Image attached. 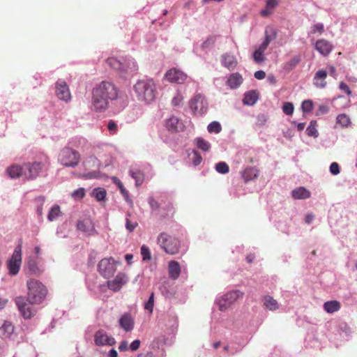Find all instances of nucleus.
<instances>
[{"label": "nucleus", "instance_id": "f257e3e1", "mask_svg": "<svg viewBox=\"0 0 357 357\" xmlns=\"http://www.w3.org/2000/svg\"><path fill=\"white\" fill-rule=\"evenodd\" d=\"M119 91L115 85L107 81H102L92 91V106L94 110L102 112L109 107V101L116 100Z\"/></svg>", "mask_w": 357, "mask_h": 357}, {"label": "nucleus", "instance_id": "f03ea898", "mask_svg": "<svg viewBox=\"0 0 357 357\" xmlns=\"http://www.w3.org/2000/svg\"><path fill=\"white\" fill-rule=\"evenodd\" d=\"M139 100L146 103L153 102L157 94L155 83L153 79L139 80L134 86Z\"/></svg>", "mask_w": 357, "mask_h": 357}, {"label": "nucleus", "instance_id": "7ed1b4c3", "mask_svg": "<svg viewBox=\"0 0 357 357\" xmlns=\"http://www.w3.org/2000/svg\"><path fill=\"white\" fill-rule=\"evenodd\" d=\"M157 243L167 255H174L179 252L181 242L178 238L166 232L160 233L157 238Z\"/></svg>", "mask_w": 357, "mask_h": 357}, {"label": "nucleus", "instance_id": "20e7f679", "mask_svg": "<svg viewBox=\"0 0 357 357\" xmlns=\"http://www.w3.org/2000/svg\"><path fill=\"white\" fill-rule=\"evenodd\" d=\"M26 284L28 288V301L31 303H41L47 294L45 286L35 279L28 280Z\"/></svg>", "mask_w": 357, "mask_h": 357}, {"label": "nucleus", "instance_id": "39448f33", "mask_svg": "<svg viewBox=\"0 0 357 357\" xmlns=\"http://www.w3.org/2000/svg\"><path fill=\"white\" fill-rule=\"evenodd\" d=\"M81 160V155L79 153L70 148L66 146L63 148L58 156L59 162L67 167H77Z\"/></svg>", "mask_w": 357, "mask_h": 357}, {"label": "nucleus", "instance_id": "423d86ee", "mask_svg": "<svg viewBox=\"0 0 357 357\" xmlns=\"http://www.w3.org/2000/svg\"><path fill=\"white\" fill-rule=\"evenodd\" d=\"M107 63L111 68L119 72L122 75L133 74L137 70L135 63L132 61L122 63L117 59L111 57L107 60Z\"/></svg>", "mask_w": 357, "mask_h": 357}, {"label": "nucleus", "instance_id": "0eeeda50", "mask_svg": "<svg viewBox=\"0 0 357 357\" xmlns=\"http://www.w3.org/2000/svg\"><path fill=\"white\" fill-rule=\"evenodd\" d=\"M244 294L240 290H233L217 299L216 304L220 311L227 310L238 299L242 298Z\"/></svg>", "mask_w": 357, "mask_h": 357}, {"label": "nucleus", "instance_id": "6e6552de", "mask_svg": "<svg viewBox=\"0 0 357 357\" xmlns=\"http://www.w3.org/2000/svg\"><path fill=\"white\" fill-rule=\"evenodd\" d=\"M22 258V244L19 243L15 248L11 258L8 261V268L10 275H15L18 273Z\"/></svg>", "mask_w": 357, "mask_h": 357}, {"label": "nucleus", "instance_id": "1a4fd4ad", "mask_svg": "<svg viewBox=\"0 0 357 357\" xmlns=\"http://www.w3.org/2000/svg\"><path fill=\"white\" fill-rule=\"evenodd\" d=\"M16 305L24 319L31 318L36 313L34 307L32 306L35 303H31L28 298L24 296H17L15 299Z\"/></svg>", "mask_w": 357, "mask_h": 357}, {"label": "nucleus", "instance_id": "9d476101", "mask_svg": "<svg viewBox=\"0 0 357 357\" xmlns=\"http://www.w3.org/2000/svg\"><path fill=\"white\" fill-rule=\"evenodd\" d=\"M116 262L112 257L102 259L98 264V271L104 278H109L116 271Z\"/></svg>", "mask_w": 357, "mask_h": 357}, {"label": "nucleus", "instance_id": "9b49d317", "mask_svg": "<svg viewBox=\"0 0 357 357\" xmlns=\"http://www.w3.org/2000/svg\"><path fill=\"white\" fill-rule=\"evenodd\" d=\"M45 164L40 162H28L24 164V174L28 179H35L44 168Z\"/></svg>", "mask_w": 357, "mask_h": 357}, {"label": "nucleus", "instance_id": "f8f14e48", "mask_svg": "<svg viewBox=\"0 0 357 357\" xmlns=\"http://www.w3.org/2000/svg\"><path fill=\"white\" fill-rule=\"evenodd\" d=\"M165 78L171 83L183 84L187 79V75L177 68L169 70L165 75Z\"/></svg>", "mask_w": 357, "mask_h": 357}, {"label": "nucleus", "instance_id": "ddd939ff", "mask_svg": "<svg viewBox=\"0 0 357 357\" xmlns=\"http://www.w3.org/2000/svg\"><path fill=\"white\" fill-rule=\"evenodd\" d=\"M208 107V103L205 98L201 95L197 94L190 102V108L194 112L197 114H203L206 112Z\"/></svg>", "mask_w": 357, "mask_h": 357}, {"label": "nucleus", "instance_id": "4468645a", "mask_svg": "<svg viewBox=\"0 0 357 357\" xmlns=\"http://www.w3.org/2000/svg\"><path fill=\"white\" fill-rule=\"evenodd\" d=\"M56 96L62 100L68 102L71 98L68 86L65 81L59 79L56 83Z\"/></svg>", "mask_w": 357, "mask_h": 357}, {"label": "nucleus", "instance_id": "2eb2a0df", "mask_svg": "<svg viewBox=\"0 0 357 357\" xmlns=\"http://www.w3.org/2000/svg\"><path fill=\"white\" fill-rule=\"evenodd\" d=\"M127 282V275L123 273H119L112 280L107 282V287L114 291H118Z\"/></svg>", "mask_w": 357, "mask_h": 357}, {"label": "nucleus", "instance_id": "dca6fc26", "mask_svg": "<svg viewBox=\"0 0 357 357\" xmlns=\"http://www.w3.org/2000/svg\"><path fill=\"white\" fill-rule=\"evenodd\" d=\"M314 49L324 56H327L333 49V44L324 39H319L314 43Z\"/></svg>", "mask_w": 357, "mask_h": 357}, {"label": "nucleus", "instance_id": "f3484780", "mask_svg": "<svg viewBox=\"0 0 357 357\" xmlns=\"http://www.w3.org/2000/svg\"><path fill=\"white\" fill-rule=\"evenodd\" d=\"M166 128L172 132H177L183 130L184 126L177 117L172 116L165 121Z\"/></svg>", "mask_w": 357, "mask_h": 357}, {"label": "nucleus", "instance_id": "a211bd4d", "mask_svg": "<svg viewBox=\"0 0 357 357\" xmlns=\"http://www.w3.org/2000/svg\"><path fill=\"white\" fill-rule=\"evenodd\" d=\"M95 343L97 345H113L115 344V340L112 337H109L105 332L100 330L95 334Z\"/></svg>", "mask_w": 357, "mask_h": 357}, {"label": "nucleus", "instance_id": "6ab92c4d", "mask_svg": "<svg viewBox=\"0 0 357 357\" xmlns=\"http://www.w3.org/2000/svg\"><path fill=\"white\" fill-rule=\"evenodd\" d=\"M327 72L324 69L319 70L314 75L313 84L317 88L324 89L326 87L327 82Z\"/></svg>", "mask_w": 357, "mask_h": 357}, {"label": "nucleus", "instance_id": "aec40b11", "mask_svg": "<svg viewBox=\"0 0 357 357\" xmlns=\"http://www.w3.org/2000/svg\"><path fill=\"white\" fill-rule=\"evenodd\" d=\"M77 228L78 230L84 232L88 235H93L96 231L93 222L88 219L79 220L77 223Z\"/></svg>", "mask_w": 357, "mask_h": 357}, {"label": "nucleus", "instance_id": "412c9836", "mask_svg": "<svg viewBox=\"0 0 357 357\" xmlns=\"http://www.w3.org/2000/svg\"><path fill=\"white\" fill-rule=\"evenodd\" d=\"M134 324V319L128 313L123 314L119 319L120 326L127 332L130 331L133 329Z\"/></svg>", "mask_w": 357, "mask_h": 357}, {"label": "nucleus", "instance_id": "4be33fe9", "mask_svg": "<svg viewBox=\"0 0 357 357\" xmlns=\"http://www.w3.org/2000/svg\"><path fill=\"white\" fill-rule=\"evenodd\" d=\"M241 174L242 178L247 183L257 178L259 169L255 167H248Z\"/></svg>", "mask_w": 357, "mask_h": 357}, {"label": "nucleus", "instance_id": "5701e85b", "mask_svg": "<svg viewBox=\"0 0 357 357\" xmlns=\"http://www.w3.org/2000/svg\"><path fill=\"white\" fill-rule=\"evenodd\" d=\"M169 276L172 280H176L181 273V266L178 261H170L168 264Z\"/></svg>", "mask_w": 357, "mask_h": 357}, {"label": "nucleus", "instance_id": "b1692460", "mask_svg": "<svg viewBox=\"0 0 357 357\" xmlns=\"http://www.w3.org/2000/svg\"><path fill=\"white\" fill-rule=\"evenodd\" d=\"M263 302L264 306L271 311H275L279 309L280 305L278 302L271 296H265L263 298Z\"/></svg>", "mask_w": 357, "mask_h": 357}, {"label": "nucleus", "instance_id": "393cba45", "mask_svg": "<svg viewBox=\"0 0 357 357\" xmlns=\"http://www.w3.org/2000/svg\"><path fill=\"white\" fill-rule=\"evenodd\" d=\"M242 82L243 77L239 73L231 74L227 80V84L231 89H236Z\"/></svg>", "mask_w": 357, "mask_h": 357}, {"label": "nucleus", "instance_id": "a878e982", "mask_svg": "<svg viewBox=\"0 0 357 357\" xmlns=\"http://www.w3.org/2000/svg\"><path fill=\"white\" fill-rule=\"evenodd\" d=\"M222 63L228 69H233L237 65V60L234 56L226 54L222 56Z\"/></svg>", "mask_w": 357, "mask_h": 357}, {"label": "nucleus", "instance_id": "bb28decb", "mask_svg": "<svg viewBox=\"0 0 357 357\" xmlns=\"http://www.w3.org/2000/svg\"><path fill=\"white\" fill-rule=\"evenodd\" d=\"M292 196L296 199H307L310 197V192L303 187H300L292 191Z\"/></svg>", "mask_w": 357, "mask_h": 357}, {"label": "nucleus", "instance_id": "cd10ccee", "mask_svg": "<svg viewBox=\"0 0 357 357\" xmlns=\"http://www.w3.org/2000/svg\"><path fill=\"white\" fill-rule=\"evenodd\" d=\"M6 172L10 178H18L24 172V165L22 167L17 165H11L7 169Z\"/></svg>", "mask_w": 357, "mask_h": 357}, {"label": "nucleus", "instance_id": "c85d7f7f", "mask_svg": "<svg viewBox=\"0 0 357 357\" xmlns=\"http://www.w3.org/2000/svg\"><path fill=\"white\" fill-rule=\"evenodd\" d=\"M258 100V93L255 91H250L245 93L243 102L245 105H253Z\"/></svg>", "mask_w": 357, "mask_h": 357}, {"label": "nucleus", "instance_id": "c756f323", "mask_svg": "<svg viewBox=\"0 0 357 357\" xmlns=\"http://www.w3.org/2000/svg\"><path fill=\"white\" fill-rule=\"evenodd\" d=\"M340 303L337 301H330L325 302L324 304V308L328 313H333L338 311L340 309Z\"/></svg>", "mask_w": 357, "mask_h": 357}, {"label": "nucleus", "instance_id": "7c9ffc66", "mask_svg": "<svg viewBox=\"0 0 357 357\" xmlns=\"http://www.w3.org/2000/svg\"><path fill=\"white\" fill-rule=\"evenodd\" d=\"M112 179L113 182L119 187V188L121 191V193L125 198L126 201L127 202H131V199L130 198L128 191L125 188L122 182L118 178H116L115 176L112 177Z\"/></svg>", "mask_w": 357, "mask_h": 357}, {"label": "nucleus", "instance_id": "2f4dec72", "mask_svg": "<svg viewBox=\"0 0 357 357\" xmlns=\"http://www.w3.org/2000/svg\"><path fill=\"white\" fill-rule=\"evenodd\" d=\"M14 327L9 321H4L0 327V336L8 337L13 333Z\"/></svg>", "mask_w": 357, "mask_h": 357}, {"label": "nucleus", "instance_id": "473e14b6", "mask_svg": "<svg viewBox=\"0 0 357 357\" xmlns=\"http://www.w3.org/2000/svg\"><path fill=\"white\" fill-rule=\"evenodd\" d=\"M301 61V56L299 55L294 56L284 66V69L289 72L292 70Z\"/></svg>", "mask_w": 357, "mask_h": 357}, {"label": "nucleus", "instance_id": "72a5a7b5", "mask_svg": "<svg viewBox=\"0 0 357 357\" xmlns=\"http://www.w3.org/2000/svg\"><path fill=\"white\" fill-rule=\"evenodd\" d=\"M336 123L342 128H347L351 123L350 118L345 114H339L336 118Z\"/></svg>", "mask_w": 357, "mask_h": 357}, {"label": "nucleus", "instance_id": "f704fd0d", "mask_svg": "<svg viewBox=\"0 0 357 357\" xmlns=\"http://www.w3.org/2000/svg\"><path fill=\"white\" fill-rule=\"evenodd\" d=\"M130 174L135 180L136 185H139L143 183L144 175L142 172L139 170L130 171Z\"/></svg>", "mask_w": 357, "mask_h": 357}, {"label": "nucleus", "instance_id": "c9c22d12", "mask_svg": "<svg viewBox=\"0 0 357 357\" xmlns=\"http://www.w3.org/2000/svg\"><path fill=\"white\" fill-rule=\"evenodd\" d=\"M61 215L60 207L58 205H54L50 211L47 218L50 221H54Z\"/></svg>", "mask_w": 357, "mask_h": 357}, {"label": "nucleus", "instance_id": "e433bc0d", "mask_svg": "<svg viewBox=\"0 0 357 357\" xmlns=\"http://www.w3.org/2000/svg\"><path fill=\"white\" fill-rule=\"evenodd\" d=\"M316 126L317 121H312L306 129V134L310 137H317L318 136V131Z\"/></svg>", "mask_w": 357, "mask_h": 357}, {"label": "nucleus", "instance_id": "4c0bfd02", "mask_svg": "<svg viewBox=\"0 0 357 357\" xmlns=\"http://www.w3.org/2000/svg\"><path fill=\"white\" fill-rule=\"evenodd\" d=\"M92 195L98 201H102L105 199L107 192L105 189L98 188L93 190Z\"/></svg>", "mask_w": 357, "mask_h": 357}, {"label": "nucleus", "instance_id": "58836bf2", "mask_svg": "<svg viewBox=\"0 0 357 357\" xmlns=\"http://www.w3.org/2000/svg\"><path fill=\"white\" fill-rule=\"evenodd\" d=\"M197 146L198 149L207 151L211 148V144L202 138L198 137L195 139Z\"/></svg>", "mask_w": 357, "mask_h": 357}, {"label": "nucleus", "instance_id": "ea45409f", "mask_svg": "<svg viewBox=\"0 0 357 357\" xmlns=\"http://www.w3.org/2000/svg\"><path fill=\"white\" fill-rule=\"evenodd\" d=\"M271 40H272L271 36L270 35H268L267 33V31H266L264 40L263 41V43L261 44V45L259 47V48L257 50L264 53V52L267 49L268 46L269 45Z\"/></svg>", "mask_w": 357, "mask_h": 357}, {"label": "nucleus", "instance_id": "a19ab883", "mask_svg": "<svg viewBox=\"0 0 357 357\" xmlns=\"http://www.w3.org/2000/svg\"><path fill=\"white\" fill-rule=\"evenodd\" d=\"M215 169L220 174H227L229 171V165L225 162H220L216 164Z\"/></svg>", "mask_w": 357, "mask_h": 357}, {"label": "nucleus", "instance_id": "79ce46f5", "mask_svg": "<svg viewBox=\"0 0 357 357\" xmlns=\"http://www.w3.org/2000/svg\"><path fill=\"white\" fill-rule=\"evenodd\" d=\"M141 255L144 261H149L151 259V251L149 248L145 245H143L141 247Z\"/></svg>", "mask_w": 357, "mask_h": 357}, {"label": "nucleus", "instance_id": "37998d69", "mask_svg": "<svg viewBox=\"0 0 357 357\" xmlns=\"http://www.w3.org/2000/svg\"><path fill=\"white\" fill-rule=\"evenodd\" d=\"M222 130L220 123L218 121H213L208 126V131L209 132L219 133Z\"/></svg>", "mask_w": 357, "mask_h": 357}, {"label": "nucleus", "instance_id": "c03bdc74", "mask_svg": "<svg viewBox=\"0 0 357 357\" xmlns=\"http://www.w3.org/2000/svg\"><path fill=\"white\" fill-rule=\"evenodd\" d=\"M264 52H262L258 50H256L254 52L253 55H252L254 61L257 63H261L264 62L266 59V57L264 56Z\"/></svg>", "mask_w": 357, "mask_h": 357}, {"label": "nucleus", "instance_id": "a18cd8bd", "mask_svg": "<svg viewBox=\"0 0 357 357\" xmlns=\"http://www.w3.org/2000/svg\"><path fill=\"white\" fill-rule=\"evenodd\" d=\"M301 109L303 112H310L313 109V102L311 100H306L302 102Z\"/></svg>", "mask_w": 357, "mask_h": 357}, {"label": "nucleus", "instance_id": "49530a36", "mask_svg": "<svg viewBox=\"0 0 357 357\" xmlns=\"http://www.w3.org/2000/svg\"><path fill=\"white\" fill-rule=\"evenodd\" d=\"M154 306V293L152 292L148 301L144 305V309L149 310L150 313L153 312Z\"/></svg>", "mask_w": 357, "mask_h": 357}, {"label": "nucleus", "instance_id": "de8ad7c7", "mask_svg": "<svg viewBox=\"0 0 357 357\" xmlns=\"http://www.w3.org/2000/svg\"><path fill=\"white\" fill-rule=\"evenodd\" d=\"M294 109V107L291 102H285L282 106V111L287 115H291Z\"/></svg>", "mask_w": 357, "mask_h": 357}, {"label": "nucleus", "instance_id": "09e8293b", "mask_svg": "<svg viewBox=\"0 0 357 357\" xmlns=\"http://www.w3.org/2000/svg\"><path fill=\"white\" fill-rule=\"evenodd\" d=\"M324 31V24L321 23H317L311 27V33H319L320 35Z\"/></svg>", "mask_w": 357, "mask_h": 357}, {"label": "nucleus", "instance_id": "8fccbe9b", "mask_svg": "<svg viewBox=\"0 0 357 357\" xmlns=\"http://www.w3.org/2000/svg\"><path fill=\"white\" fill-rule=\"evenodd\" d=\"M107 129L110 135H115L117 132V124L112 120L109 121L107 123Z\"/></svg>", "mask_w": 357, "mask_h": 357}, {"label": "nucleus", "instance_id": "3c124183", "mask_svg": "<svg viewBox=\"0 0 357 357\" xmlns=\"http://www.w3.org/2000/svg\"><path fill=\"white\" fill-rule=\"evenodd\" d=\"M72 195L75 199H82L85 196V190L83 188H80L74 191Z\"/></svg>", "mask_w": 357, "mask_h": 357}, {"label": "nucleus", "instance_id": "603ef678", "mask_svg": "<svg viewBox=\"0 0 357 357\" xmlns=\"http://www.w3.org/2000/svg\"><path fill=\"white\" fill-rule=\"evenodd\" d=\"M330 172L333 175H337L340 173V167L339 165L333 162L330 165Z\"/></svg>", "mask_w": 357, "mask_h": 357}, {"label": "nucleus", "instance_id": "864d4df0", "mask_svg": "<svg viewBox=\"0 0 357 357\" xmlns=\"http://www.w3.org/2000/svg\"><path fill=\"white\" fill-rule=\"evenodd\" d=\"M149 204L152 210H158L160 208V204L154 198L150 197L149 199Z\"/></svg>", "mask_w": 357, "mask_h": 357}, {"label": "nucleus", "instance_id": "5fc2aeb1", "mask_svg": "<svg viewBox=\"0 0 357 357\" xmlns=\"http://www.w3.org/2000/svg\"><path fill=\"white\" fill-rule=\"evenodd\" d=\"M137 225V222H132L129 219H126V227L130 232L133 231Z\"/></svg>", "mask_w": 357, "mask_h": 357}, {"label": "nucleus", "instance_id": "6e6d98bb", "mask_svg": "<svg viewBox=\"0 0 357 357\" xmlns=\"http://www.w3.org/2000/svg\"><path fill=\"white\" fill-rule=\"evenodd\" d=\"M329 111V107L326 105H320L317 109V114H325Z\"/></svg>", "mask_w": 357, "mask_h": 357}, {"label": "nucleus", "instance_id": "4d7b16f0", "mask_svg": "<svg viewBox=\"0 0 357 357\" xmlns=\"http://www.w3.org/2000/svg\"><path fill=\"white\" fill-rule=\"evenodd\" d=\"M339 89L344 91L349 96L351 94V91L350 90L349 86L343 82L340 83Z\"/></svg>", "mask_w": 357, "mask_h": 357}, {"label": "nucleus", "instance_id": "13d9d810", "mask_svg": "<svg viewBox=\"0 0 357 357\" xmlns=\"http://www.w3.org/2000/svg\"><path fill=\"white\" fill-rule=\"evenodd\" d=\"M183 100V97L181 94H177L176 96L174 97L172 100V104L174 106H178Z\"/></svg>", "mask_w": 357, "mask_h": 357}, {"label": "nucleus", "instance_id": "bf43d9fd", "mask_svg": "<svg viewBox=\"0 0 357 357\" xmlns=\"http://www.w3.org/2000/svg\"><path fill=\"white\" fill-rule=\"evenodd\" d=\"M278 5V0H267L266 6L272 10Z\"/></svg>", "mask_w": 357, "mask_h": 357}, {"label": "nucleus", "instance_id": "052dcab7", "mask_svg": "<svg viewBox=\"0 0 357 357\" xmlns=\"http://www.w3.org/2000/svg\"><path fill=\"white\" fill-rule=\"evenodd\" d=\"M140 340H134L130 345V349L132 351H137L139 348V346H140Z\"/></svg>", "mask_w": 357, "mask_h": 357}, {"label": "nucleus", "instance_id": "680f3d73", "mask_svg": "<svg viewBox=\"0 0 357 357\" xmlns=\"http://www.w3.org/2000/svg\"><path fill=\"white\" fill-rule=\"evenodd\" d=\"M273 13V10L266 6V8L260 11V15L262 17H268Z\"/></svg>", "mask_w": 357, "mask_h": 357}, {"label": "nucleus", "instance_id": "e2e57ef3", "mask_svg": "<svg viewBox=\"0 0 357 357\" xmlns=\"http://www.w3.org/2000/svg\"><path fill=\"white\" fill-rule=\"evenodd\" d=\"M266 77V73L263 70H258L255 73V77L257 79H262Z\"/></svg>", "mask_w": 357, "mask_h": 357}, {"label": "nucleus", "instance_id": "0e129e2a", "mask_svg": "<svg viewBox=\"0 0 357 357\" xmlns=\"http://www.w3.org/2000/svg\"><path fill=\"white\" fill-rule=\"evenodd\" d=\"M128 342L126 341H123L120 343L119 346V350L120 351H126L128 350Z\"/></svg>", "mask_w": 357, "mask_h": 357}, {"label": "nucleus", "instance_id": "69168bd1", "mask_svg": "<svg viewBox=\"0 0 357 357\" xmlns=\"http://www.w3.org/2000/svg\"><path fill=\"white\" fill-rule=\"evenodd\" d=\"M98 173L97 172H89V173H87L84 175H83V178H86V179H90V178H97L98 177Z\"/></svg>", "mask_w": 357, "mask_h": 357}, {"label": "nucleus", "instance_id": "338daca9", "mask_svg": "<svg viewBox=\"0 0 357 357\" xmlns=\"http://www.w3.org/2000/svg\"><path fill=\"white\" fill-rule=\"evenodd\" d=\"M195 155H196V158L194 160V164L195 165H198L199 164H200L202 158V157L198 155L196 152L195 153Z\"/></svg>", "mask_w": 357, "mask_h": 357}, {"label": "nucleus", "instance_id": "774afa93", "mask_svg": "<svg viewBox=\"0 0 357 357\" xmlns=\"http://www.w3.org/2000/svg\"><path fill=\"white\" fill-rule=\"evenodd\" d=\"M108 356H109V357H117L118 356V354H117V351L114 349H112L109 351Z\"/></svg>", "mask_w": 357, "mask_h": 357}]
</instances>
